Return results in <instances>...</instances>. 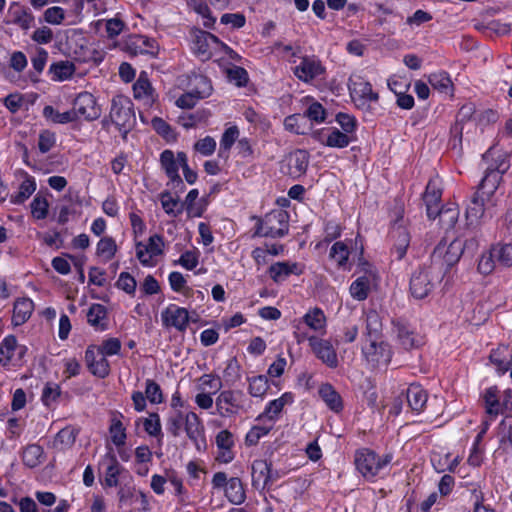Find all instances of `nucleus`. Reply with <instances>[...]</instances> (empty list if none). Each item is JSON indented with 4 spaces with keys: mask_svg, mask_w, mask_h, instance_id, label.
<instances>
[{
    "mask_svg": "<svg viewBox=\"0 0 512 512\" xmlns=\"http://www.w3.org/2000/svg\"><path fill=\"white\" fill-rule=\"evenodd\" d=\"M49 73L52 75L53 80L64 81L73 76L75 65L70 61H59L50 66Z\"/></svg>",
    "mask_w": 512,
    "mask_h": 512,
    "instance_id": "58836bf2",
    "label": "nucleus"
},
{
    "mask_svg": "<svg viewBox=\"0 0 512 512\" xmlns=\"http://www.w3.org/2000/svg\"><path fill=\"white\" fill-rule=\"evenodd\" d=\"M32 216L37 220L45 219L48 215L49 203L45 197L37 194L32 200L31 204Z\"/></svg>",
    "mask_w": 512,
    "mask_h": 512,
    "instance_id": "6e6d98bb",
    "label": "nucleus"
},
{
    "mask_svg": "<svg viewBox=\"0 0 512 512\" xmlns=\"http://www.w3.org/2000/svg\"><path fill=\"white\" fill-rule=\"evenodd\" d=\"M392 460L391 454H386L383 457L378 456L374 451L362 448L355 453V465L357 470L368 479H371L379 474V472L386 467Z\"/></svg>",
    "mask_w": 512,
    "mask_h": 512,
    "instance_id": "7ed1b4c3",
    "label": "nucleus"
},
{
    "mask_svg": "<svg viewBox=\"0 0 512 512\" xmlns=\"http://www.w3.org/2000/svg\"><path fill=\"white\" fill-rule=\"evenodd\" d=\"M239 136V130L236 126L229 127L225 130L220 140L219 156L228 153L232 145Z\"/></svg>",
    "mask_w": 512,
    "mask_h": 512,
    "instance_id": "bf43d9fd",
    "label": "nucleus"
},
{
    "mask_svg": "<svg viewBox=\"0 0 512 512\" xmlns=\"http://www.w3.org/2000/svg\"><path fill=\"white\" fill-rule=\"evenodd\" d=\"M429 84L442 93H449L453 86L449 74L444 71L431 74Z\"/></svg>",
    "mask_w": 512,
    "mask_h": 512,
    "instance_id": "09e8293b",
    "label": "nucleus"
},
{
    "mask_svg": "<svg viewBox=\"0 0 512 512\" xmlns=\"http://www.w3.org/2000/svg\"><path fill=\"white\" fill-rule=\"evenodd\" d=\"M85 363L90 371L96 377L105 378L110 373V364L105 356L98 354L97 346L90 345L85 351Z\"/></svg>",
    "mask_w": 512,
    "mask_h": 512,
    "instance_id": "a211bd4d",
    "label": "nucleus"
},
{
    "mask_svg": "<svg viewBox=\"0 0 512 512\" xmlns=\"http://www.w3.org/2000/svg\"><path fill=\"white\" fill-rule=\"evenodd\" d=\"M466 246L467 244L464 245L458 239L453 240L448 246L439 243L432 253V258L435 261L442 259L444 264L451 267L459 261Z\"/></svg>",
    "mask_w": 512,
    "mask_h": 512,
    "instance_id": "f3484780",
    "label": "nucleus"
},
{
    "mask_svg": "<svg viewBox=\"0 0 512 512\" xmlns=\"http://www.w3.org/2000/svg\"><path fill=\"white\" fill-rule=\"evenodd\" d=\"M163 246V237L154 234L149 237L146 245L142 242L136 243V257L143 266H151V259L163 254Z\"/></svg>",
    "mask_w": 512,
    "mask_h": 512,
    "instance_id": "ddd939ff",
    "label": "nucleus"
},
{
    "mask_svg": "<svg viewBox=\"0 0 512 512\" xmlns=\"http://www.w3.org/2000/svg\"><path fill=\"white\" fill-rule=\"evenodd\" d=\"M302 273L303 265L297 262H276L268 268L270 278L277 284L286 281L291 275L299 276Z\"/></svg>",
    "mask_w": 512,
    "mask_h": 512,
    "instance_id": "6ab92c4d",
    "label": "nucleus"
},
{
    "mask_svg": "<svg viewBox=\"0 0 512 512\" xmlns=\"http://www.w3.org/2000/svg\"><path fill=\"white\" fill-rule=\"evenodd\" d=\"M107 316V309L101 304H92L87 313L88 323L99 330H105L106 324L103 322Z\"/></svg>",
    "mask_w": 512,
    "mask_h": 512,
    "instance_id": "a19ab883",
    "label": "nucleus"
},
{
    "mask_svg": "<svg viewBox=\"0 0 512 512\" xmlns=\"http://www.w3.org/2000/svg\"><path fill=\"white\" fill-rule=\"evenodd\" d=\"M189 6L204 19L203 25L211 28L215 24V17L212 16L211 10L206 2L202 0H191Z\"/></svg>",
    "mask_w": 512,
    "mask_h": 512,
    "instance_id": "3c124183",
    "label": "nucleus"
},
{
    "mask_svg": "<svg viewBox=\"0 0 512 512\" xmlns=\"http://www.w3.org/2000/svg\"><path fill=\"white\" fill-rule=\"evenodd\" d=\"M255 219L257 223L254 237L281 238L289 232V215L284 210H273L264 218L255 217Z\"/></svg>",
    "mask_w": 512,
    "mask_h": 512,
    "instance_id": "f257e3e1",
    "label": "nucleus"
},
{
    "mask_svg": "<svg viewBox=\"0 0 512 512\" xmlns=\"http://www.w3.org/2000/svg\"><path fill=\"white\" fill-rule=\"evenodd\" d=\"M497 261L505 266H512V244L507 243L503 245L496 246L492 249Z\"/></svg>",
    "mask_w": 512,
    "mask_h": 512,
    "instance_id": "052dcab7",
    "label": "nucleus"
},
{
    "mask_svg": "<svg viewBox=\"0 0 512 512\" xmlns=\"http://www.w3.org/2000/svg\"><path fill=\"white\" fill-rule=\"evenodd\" d=\"M368 344L362 347V353L372 367L387 366L391 360L392 352L386 342H378V339L368 340Z\"/></svg>",
    "mask_w": 512,
    "mask_h": 512,
    "instance_id": "0eeeda50",
    "label": "nucleus"
},
{
    "mask_svg": "<svg viewBox=\"0 0 512 512\" xmlns=\"http://www.w3.org/2000/svg\"><path fill=\"white\" fill-rule=\"evenodd\" d=\"M489 360L500 374L507 372L512 364V353L509 346L499 345L491 351Z\"/></svg>",
    "mask_w": 512,
    "mask_h": 512,
    "instance_id": "c756f323",
    "label": "nucleus"
},
{
    "mask_svg": "<svg viewBox=\"0 0 512 512\" xmlns=\"http://www.w3.org/2000/svg\"><path fill=\"white\" fill-rule=\"evenodd\" d=\"M200 83L203 85V90L198 89L181 95L176 100V105L180 108L191 109L193 108L199 99L210 96L212 92V86L206 77L200 78Z\"/></svg>",
    "mask_w": 512,
    "mask_h": 512,
    "instance_id": "5701e85b",
    "label": "nucleus"
},
{
    "mask_svg": "<svg viewBox=\"0 0 512 512\" xmlns=\"http://www.w3.org/2000/svg\"><path fill=\"white\" fill-rule=\"evenodd\" d=\"M72 111H75L76 120L83 117L87 121H93L101 116V108L95 97L89 92L78 94L74 100Z\"/></svg>",
    "mask_w": 512,
    "mask_h": 512,
    "instance_id": "9d476101",
    "label": "nucleus"
},
{
    "mask_svg": "<svg viewBox=\"0 0 512 512\" xmlns=\"http://www.w3.org/2000/svg\"><path fill=\"white\" fill-rule=\"evenodd\" d=\"M305 119H309L315 123H322L326 119V110L319 102H313L302 114Z\"/></svg>",
    "mask_w": 512,
    "mask_h": 512,
    "instance_id": "680f3d73",
    "label": "nucleus"
},
{
    "mask_svg": "<svg viewBox=\"0 0 512 512\" xmlns=\"http://www.w3.org/2000/svg\"><path fill=\"white\" fill-rule=\"evenodd\" d=\"M60 395L61 387L56 383L48 382L43 388L41 400L45 406L49 407L57 401Z\"/></svg>",
    "mask_w": 512,
    "mask_h": 512,
    "instance_id": "13d9d810",
    "label": "nucleus"
},
{
    "mask_svg": "<svg viewBox=\"0 0 512 512\" xmlns=\"http://www.w3.org/2000/svg\"><path fill=\"white\" fill-rule=\"evenodd\" d=\"M103 462L107 464L105 471V485L108 487H116L119 484V476L125 471L124 467L118 462L115 454L110 451L104 458Z\"/></svg>",
    "mask_w": 512,
    "mask_h": 512,
    "instance_id": "bb28decb",
    "label": "nucleus"
},
{
    "mask_svg": "<svg viewBox=\"0 0 512 512\" xmlns=\"http://www.w3.org/2000/svg\"><path fill=\"white\" fill-rule=\"evenodd\" d=\"M271 429H272L271 426L270 427L259 426V425L253 426L246 434V437H245L246 445L247 446L257 445L259 440L262 437L266 436L270 432Z\"/></svg>",
    "mask_w": 512,
    "mask_h": 512,
    "instance_id": "69168bd1",
    "label": "nucleus"
},
{
    "mask_svg": "<svg viewBox=\"0 0 512 512\" xmlns=\"http://www.w3.org/2000/svg\"><path fill=\"white\" fill-rule=\"evenodd\" d=\"M329 256L337 262L339 267H344L349 258L347 245L342 241L335 242L330 249Z\"/></svg>",
    "mask_w": 512,
    "mask_h": 512,
    "instance_id": "864d4df0",
    "label": "nucleus"
},
{
    "mask_svg": "<svg viewBox=\"0 0 512 512\" xmlns=\"http://www.w3.org/2000/svg\"><path fill=\"white\" fill-rule=\"evenodd\" d=\"M225 496L232 504L235 505H240L245 501L246 495L243 483L238 477H232L229 479L225 488Z\"/></svg>",
    "mask_w": 512,
    "mask_h": 512,
    "instance_id": "c9c22d12",
    "label": "nucleus"
},
{
    "mask_svg": "<svg viewBox=\"0 0 512 512\" xmlns=\"http://www.w3.org/2000/svg\"><path fill=\"white\" fill-rule=\"evenodd\" d=\"M36 190L35 178L25 174V178L19 186L18 192L11 195L10 202L12 204H23Z\"/></svg>",
    "mask_w": 512,
    "mask_h": 512,
    "instance_id": "f704fd0d",
    "label": "nucleus"
},
{
    "mask_svg": "<svg viewBox=\"0 0 512 512\" xmlns=\"http://www.w3.org/2000/svg\"><path fill=\"white\" fill-rule=\"evenodd\" d=\"M117 252V245L112 237H103L97 244V254L105 258L106 261L111 260Z\"/></svg>",
    "mask_w": 512,
    "mask_h": 512,
    "instance_id": "603ef678",
    "label": "nucleus"
},
{
    "mask_svg": "<svg viewBox=\"0 0 512 512\" xmlns=\"http://www.w3.org/2000/svg\"><path fill=\"white\" fill-rule=\"evenodd\" d=\"M348 88L352 99L361 105L376 102L379 99L378 93L372 90V85L361 77H351L348 82Z\"/></svg>",
    "mask_w": 512,
    "mask_h": 512,
    "instance_id": "2eb2a0df",
    "label": "nucleus"
},
{
    "mask_svg": "<svg viewBox=\"0 0 512 512\" xmlns=\"http://www.w3.org/2000/svg\"><path fill=\"white\" fill-rule=\"evenodd\" d=\"M497 393L496 387H490L484 393L486 412L494 417L502 413V402L499 401Z\"/></svg>",
    "mask_w": 512,
    "mask_h": 512,
    "instance_id": "a18cd8bd",
    "label": "nucleus"
},
{
    "mask_svg": "<svg viewBox=\"0 0 512 512\" xmlns=\"http://www.w3.org/2000/svg\"><path fill=\"white\" fill-rule=\"evenodd\" d=\"M459 208L455 204H449L445 207H442L441 209H436V213L434 214V217L431 219L439 218V224L441 227L448 231L454 228L455 224L458 221L459 218Z\"/></svg>",
    "mask_w": 512,
    "mask_h": 512,
    "instance_id": "72a5a7b5",
    "label": "nucleus"
},
{
    "mask_svg": "<svg viewBox=\"0 0 512 512\" xmlns=\"http://www.w3.org/2000/svg\"><path fill=\"white\" fill-rule=\"evenodd\" d=\"M354 140L353 136H350L344 132H341L337 128H331L328 130L325 140L322 143L332 148H345Z\"/></svg>",
    "mask_w": 512,
    "mask_h": 512,
    "instance_id": "4c0bfd02",
    "label": "nucleus"
},
{
    "mask_svg": "<svg viewBox=\"0 0 512 512\" xmlns=\"http://www.w3.org/2000/svg\"><path fill=\"white\" fill-rule=\"evenodd\" d=\"M304 323L315 331L324 329L326 317L322 309L315 307L303 316Z\"/></svg>",
    "mask_w": 512,
    "mask_h": 512,
    "instance_id": "c03bdc74",
    "label": "nucleus"
},
{
    "mask_svg": "<svg viewBox=\"0 0 512 512\" xmlns=\"http://www.w3.org/2000/svg\"><path fill=\"white\" fill-rule=\"evenodd\" d=\"M117 288L125 291L127 294L133 295L136 290V280L128 272H121L116 282Z\"/></svg>",
    "mask_w": 512,
    "mask_h": 512,
    "instance_id": "774afa93",
    "label": "nucleus"
},
{
    "mask_svg": "<svg viewBox=\"0 0 512 512\" xmlns=\"http://www.w3.org/2000/svg\"><path fill=\"white\" fill-rule=\"evenodd\" d=\"M308 341L313 353L319 360L330 368L338 366L337 353L329 340L311 336Z\"/></svg>",
    "mask_w": 512,
    "mask_h": 512,
    "instance_id": "4468645a",
    "label": "nucleus"
},
{
    "mask_svg": "<svg viewBox=\"0 0 512 512\" xmlns=\"http://www.w3.org/2000/svg\"><path fill=\"white\" fill-rule=\"evenodd\" d=\"M216 407L222 416H229L237 413L240 405L237 402L236 394L233 391H222L216 399Z\"/></svg>",
    "mask_w": 512,
    "mask_h": 512,
    "instance_id": "473e14b6",
    "label": "nucleus"
},
{
    "mask_svg": "<svg viewBox=\"0 0 512 512\" xmlns=\"http://www.w3.org/2000/svg\"><path fill=\"white\" fill-rule=\"evenodd\" d=\"M121 350V342L118 338H109L100 346H97L98 354H102L103 356H113L119 354Z\"/></svg>",
    "mask_w": 512,
    "mask_h": 512,
    "instance_id": "0e129e2a",
    "label": "nucleus"
},
{
    "mask_svg": "<svg viewBox=\"0 0 512 512\" xmlns=\"http://www.w3.org/2000/svg\"><path fill=\"white\" fill-rule=\"evenodd\" d=\"M442 190L439 188L435 180H430L426 186L423 194V201L426 206V213L428 218L434 217L438 204L441 200Z\"/></svg>",
    "mask_w": 512,
    "mask_h": 512,
    "instance_id": "c85d7f7f",
    "label": "nucleus"
},
{
    "mask_svg": "<svg viewBox=\"0 0 512 512\" xmlns=\"http://www.w3.org/2000/svg\"><path fill=\"white\" fill-rule=\"evenodd\" d=\"M190 319L192 315L188 310L175 304H170L161 312L162 325L165 328H175L179 332L186 331Z\"/></svg>",
    "mask_w": 512,
    "mask_h": 512,
    "instance_id": "1a4fd4ad",
    "label": "nucleus"
},
{
    "mask_svg": "<svg viewBox=\"0 0 512 512\" xmlns=\"http://www.w3.org/2000/svg\"><path fill=\"white\" fill-rule=\"evenodd\" d=\"M184 423L185 414L180 410H175L167 419V430L172 436L178 437Z\"/></svg>",
    "mask_w": 512,
    "mask_h": 512,
    "instance_id": "4d7b16f0",
    "label": "nucleus"
},
{
    "mask_svg": "<svg viewBox=\"0 0 512 512\" xmlns=\"http://www.w3.org/2000/svg\"><path fill=\"white\" fill-rule=\"evenodd\" d=\"M248 382V391L253 397H263L269 388L268 378L264 375L248 378Z\"/></svg>",
    "mask_w": 512,
    "mask_h": 512,
    "instance_id": "8fccbe9b",
    "label": "nucleus"
},
{
    "mask_svg": "<svg viewBox=\"0 0 512 512\" xmlns=\"http://www.w3.org/2000/svg\"><path fill=\"white\" fill-rule=\"evenodd\" d=\"M486 196L481 194L480 192H475L469 205L466 208V219L469 221V224L478 223V221L484 217L485 211L489 210L486 208L485 202H489Z\"/></svg>",
    "mask_w": 512,
    "mask_h": 512,
    "instance_id": "a878e982",
    "label": "nucleus"
},
{
    "mask_svg": "<svg viewBox=\"0 0 512 512\" xmlns=\"http://www.w3.org/2000/svg\"><path fill=\"white\" fill-rule=\"evenodd\" d=\"M389 237L393 242L392 255L401 260L407 252L410 244V233L404 225L403 217L397 218L391 226Z\"/></svg>",
    "mask_w": 512,
    "mask_h": 512,
    "instance_id": "6e6552de",
    "label": "nucleus"
},
{
    "mask_svg": "<svg viewBox=\"0 0 512 512\" xmlns=\"http://www.w3.org/2000/svg\"><path fill=\"white\" fill-rule=\"evenodd\" d=\"M109 118L118 130L123 133V137H126L136 122L132 101L123 95L113 97Z\"/></svg>",
    "mask_w": 512,
    "mask_h": 512,
    "instance_id": "f03ea898",
    "label": "nucleus"
},
{
    "mask_svg": "<svg viewBox=\"0 0 512 512\" xmlns=\"http://www.w3.org/2000/svg\"><path fill=\"white\" fill-rule=\"evenodd\" d=\"M325 72L321 61L316 57H302L299 65L293 68L294 75L305 83H310Z\"/></svg>",
    "mask_w": 512,
    "mask_h": 512,
    "instance_id": "f8f14e48",
    "label": "nucleus"
},
{
    "mask_svg": "<svg viewBox=\"0 0 512 512\" xmlns=\"http://www.w3.org/2000/svg\"><path fill=\"white\" fill-rule=\"evenodd\" d=\"M160 162L162 168L165 170L166 175L169 177L173 189L177 192H182L185 185L178 173L179 167L175 159V155L171 150H164L160 155Z\"/></svg>",
    "mask_w": 512,
    "mask_h": 512,
    "instance_id": "aec40b11",
    "label": "nucleus"
},
{
    "mask_svg": "<svg viewBox=\"0 0 512 512\" xmlns=\"http://www.w3.org/2000/svg\"><path fill=\"white\" fill-rule=\"evenodd\" d=\"M406 399L411 410L418 414L423 411L428 395L420 385L411 384L406 390Z\"/></svg>",
    "mask_w": 512,
    "mask_h": 512,
    "instance_id": "2f4dec72",
    "label": "nucleus"
},
{
    "mask_svg": "<svg viewBox=\"0 0 512 512\" xmlns=\"http://www.w3.org/2000/svg\"><path fill=\"white\" fill-rule=\"evenodd\" d=\"M43 456V449L40 445L32 444L28 445L22 455V460L24 465L29 468H34L41 463V458Z\"/></svg>",
    "mask_w": 512,
    "mask_h": 512,
    "instance_id": "49530a36",
    "label": "nucleus"
},
{
    "mask_svg": "<svg viewBox=\"0 0 512 512\" xmlns=\"http://www.w3.org/2000/svg\"><path fill=\"white\" fill-rule=\"evenodd\" d=\"M336 121L344 133L352 136V134L355 132L357 121L354 116L340 112L336 115Z\"/></svg>",
    "mask_w": 512,
    "mask_h": 512,
    "instance_id": "338daca9",
    "label": "nucleus"
},
{
    "mask_svg": "<svg viewBox=\"0 0 512 512\" xmlns=\"http://www.w3.org/2000/svg\"><path fill=\"white\" fill-rule=\"evenodd\" d=\"M145 396L153 404L163 402V394L160 386L152 379H147L145 383Z\"/></svg>",
    "mask_w": 512,
    "mask_h": 512,
    "instance_id": "e2e57ef3",
    "label": "nucleus"
},
{
    "mask_svg": "<svg viewBox=\"0 0 512 512\" xmlns=\"http://www.w3.org/2000/svg\"><path fill=\"white\" fill-rule=\"evenodd\" d=\"M286 162V173L293 179H297L306 173L309 164V153L304 149H297L287 156Z\"/></svg>",
    "mask_w": 512,
    "mask_h": 512,
    "instance_id": "412c9836",
    "label": "nucleus"
},
{
    "mask_svg": "<svg viewBox=\"0 0 512 512\" xmlns=\"http://www.w3.org/2000/svg\"><path fill=\"white\" fill-rule=\"evenodd\" d=\"M305 125V116L299 113L287 116L284 120L285 129L295 134L304 135L306 133L304 130Z\"/></svg>",
    "mask_w": 512,
    "mask_h": 512,
    "instance_id": "5fc2aeb1",
    "label": "nucleus"
},
{
    "mask_svg": "<svg viewBox=\"0 0 512 512\" xmlns=\"http://www.w3.org/2000/svg\"><path fill=\"white\" fill-rule=\"evenodd\" d=\"M160 202L164 211L173 217H177L184 210V204L180 203L178 197H173L168 191L160 194Z\"/></svg>",
    "mask_w": 512,
    "mask_h": 512,
    "instance_id": "79ce46f5",
    "label": "nucleus"
},
{
    "mask_svg": "<svg viewBox=\"0 0 512 512\" xmlns=\"http://www.w3.org/2000/svg\"><path fill=\"white\" fill-rule=\"evenodd\" d=\"M43 116L57 124H67L76 121L75 111H72V109L66 112H59L50 105L44 107Z\"/></svg>",
    "mask_w": 512,
    "mask_h": 512,
    "instance_id": "37998d69",
    "label": "nucleus"
},
{
    "mask_svg": "<svg viewBox=\"0 0 512 512\" xmlns=\"http://www.w3.org/2000/svg\"><path fill=\"white\" fill-rule=\"evenodd\" d=\"M128 48L134 55L147 54L152 57H155L159 51L157 41L144 35H137L131 38Z\"/></svg>",
    "mask_w": 512,
    "mask_h": 512,
    "instance_id": "393cba45",
    "label": "nucleus"
},
{
    "mask_svg": "<svg viewBox=\"0 0 512 512\" xmlns=\"http://www.w3.org/2000/svg\"><path fill=\"white\" fill-rule=\"evenodd\" d=\"M34 310V303L30 298H19L13 306L12 324L23 325L31 317Z\"/></svg>",
    "mask_w": 512,
    "mask_h": 512,
    "instance_id": "7c9ffc66",
    "label": "nucleus"
},
{
    "mask_svg": "<svg viewBox=\"0 0 512 512\" xmlns=\"http://www.w3.org/2000/svg\"><path fill=\"white\" fill-rule=\"evenodd\" d=\"M359 266L362 267L361 271H363L364 274L357 277V279L352 282L349 291L353 299L363 301L367 299L371 285L376 281L377 275L371 269L369 263L362 258L359 259Z\"/></svg>",
    "mask_w": 512,
    "mask_h": 512,
    "instance_id": "423d86ee",
    "label": "nucleus"
},
{
    "mask_svg": "<svg viewBox=\"0 0 512 512\" xmlns=\"http://www.w3.org/2000/svg\"><path fill=\"white\" fill-rule=\"evenodd\" d=\"M394 327L397 339L404 349L410 350L421 345V337L407 323L397 321L394 323Z\"/></svg>",
    "mask_w": 512,
    "mask_h": 512,
    "instance_id": "4be33fe9",
    "label": "nucleus"
},
{
    "mask_svg": "<svg viewBox=\"0 0 512 512\" xmlns=\"http://www.w3.org/2000/svg\"><path fill=\"white\" fill-rule=\"evenodd\" d=\"M367 340L379 339L382 331L380 315L375 310H369L365 316Z\"/></svg>",
    "mask_w": 512,
    "mask_h": 512,
    "instance_id": "ea45409f",
    "label": "nucleus"
},
{
    "mask_svg": "<svg viewBox=\"0 0 512 512\" xmlns=\"http://www.w3.org/2000/svg\"><path fill=\"white\" fill-rule=\"evenodd\" d=\"M509 166L506 157L500 155L494 164L486 168L485 175L478 185L477 192H480L486 196L487 200H490L502 180V175L509 169Z\"/></svg>",
    "mask_w": 512,
    "mask_h": 512,
    "instance_id": "20e7f679",
    "label": "nucleus"
},
{
    "mask_svg": "<svg viewBox=\"0 0 512 512\" xmlns=\"http://www.w3.org/2000/svg\"><path fill=\"white\" fill-rule=\"evenodd\" d=\"M10 22L23 30H28L34 23L31 11L17 2H12L7 12Z\"/></svg>",
    "mask_w": 512,
    "mask_h": 512,
    "instance_id": "b1692460",
    "label": "nucleus"
},
{
    "mask_svg": "<svg viewBox=\"0 0 512 512\" xmlns=\"http://www.w3.org/2000/svg\"><path fill=\"white\" fill-rule=\"evenodd\" d=\"M27 350L25 345L18 343L14 335H7L0 342V367L6 370L20 367Z\"/></svg>",
    "mask_w": 512,
    "mask_h": 512,
    "instance_id": "39448f33",
    "label": "nucleus"
},
{
    "mask_svg": "<svg viewBox=\"0 0 512 512\" xmlns=\"http://www.w3.org/2000/svg\"><path fill=\"white\" fill-rule=\"evenodd\" d=\"M434 283L429 269L415 271L410 279V291L416 299H423L433 290Z\"/></svg>",
    "mask_w": 512,
    "mask_h": 512,
    "instance_id": "dca6fc26",
    "label": "nucleus"
},
{
    "mask_svg": "<svg viewBox=\"0 0 512 512\" xmlns=\"http://www.w3.org/2000/svg\"><path fill=\"white\" fill-rule=\"evenodd\" d=\"M153 88L146 72H141L133 85L134 98L143 101L145 105H151L154 102Z\"/></svg>",
    "mask_w": 512,
    "mask_h": 512,
    "instance_id": "cd10ccee",
    "label": "nucleus"
},
{
    "mask_svg": "<svg viewBox=\"0 0 512 512\" xmlns=\"http://www.w3.org/2000/svg\"><path fill=\"white\" fill-rule=\"evenodd\" d=\"M109 433L111 437V441L117 447H121L126 443V429L121 422V420L117 417H113L111 419V424L109 427Z\"/></svg>",
    "mask_w": 512,
    "mask_h": 512,
    "instance_id": "de8ad7c7",
    "label": "nucleus"
},
{
    "mask_svg": "<svg viewBox=\"0 0 512 512\" xmlns=\"http://www.w3.org/2000/svg\"><path fill=\"white\" fill-rule=\"evenodd\" d=\"M184 430L187 437L193 442L198 451H203L207 447L204 434V425L198 415L194 412L185 414Z\"/></svg>",
    "mask_w": 512,
    "mask_h": 512,
    "instance_id": "9b49d317",
    "label": "nucleus"
},
{
    "mask_svg": "<svg viewBox=\"0 0 512 512\" xmlns=\"http://www.w3.org/2000/svg\"><path fill=\"white\" fill-rule=\"evenodd\" d=\"M319 395L326 405L333 411L339 412L343 408L340 394L330 384H323L319 389Z\"/></svg>",
    "mask_w": 512,
    "mask_h": 512,
    "instance_id": "e433bc0d",
    "label": "nucleus"
}]
</instances>
